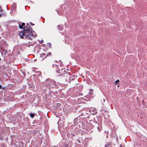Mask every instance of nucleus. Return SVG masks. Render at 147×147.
Masks as SVG:
<instances>
[{
  "label": "nucleus",
  "instance_id": "1",
  "mask_svg": "<svg viewBox=\"0 0 147 147\" xmlns=\"http://www.w3.org/2000/svg\"><path fill=\"white\" fill-rule=\"evenodd\" d=\"M30 28L27 27H24L23 28V31L20 32L19 35L22 38H29L32 40L31 37L34 36L32 32H34V31H32L31 27Z\"/></svg>",
  "mask_w": 147,
  "mask_h": 147
},
{
  "label": "nucleus",
  "instance_id": "2",
  "mask_svg": "<svg viewBox=\"0 0 147 147\" xmlns=\"http://www.w3.org/2000/svg\"><path fill=\"white\" fill-rule=\"evenodd\" d=\"M45 83V85L49 89L54 87L56 88L57 86L55 81L49 78L46 80Z\"/></svg>",
  "mask_w": 147,
  "mask_h": 147
},
{
  "label": "nucleus",
  "instance_id": "3",
  "mask_svg": "<svg viewBox=\"0 0 147 147\" xmlns=\"http://www.w3.org/2000/svg\"><path fill=\"white\" fill-rule=\"evenodd\" d=\"M56 75L57 76H63L65 75V74L66 75H68L69 76H70L67 73V72L65 71V69H57L56 71Z\"/></svg>",
  "mask_w": 147,
  "mask_h": 147
},
{
  "label": "nucleus",
  "instance_id": "4",
  "mask_svg": "<svg viewBox=\"0 0 147 147\" xmlns=\"http://www.w3.org/2000/svg\"><path fill=\"white\" fill-rule=\"evenodd\" d=\"M89 92L88 93V94L86 95V96H85L86 98L89 97L90 98H93L94 97L93 93L92 92L93 91V90L92 89H90L89 90Z\"/></svg>",
  "mask_w": 147,
  "mask_h": 147
},
{
  "label": "nucleus",
  "instance_id": "5",
  "mask_svg": "<svg viewBox=\"0 0 147 147\" xmlns=\"http://www.w3.org/2000/svg\"><path fill=\"white\" fill-rule=\"evenodd\" d=\"M75 134L73 133H69L67 134V136H69V137H74Z\"/></svg>",
  "mask_w": 147,
  "mask_h": 147
},
{
  "label": "nucleus",
  "instance_id": "6",
  "mask_svg": "<svg viewBox=\"0 0 147 147\" xmlns=\"http://www.w3.org/2000/svg\"><path fill=\"white\" fill-rule=\"evenodd\" d=\"M25 25V24L24 23H22V25H21L20 24H19V28L21 29H23V26Z\"/></svg>",
  "mask_w": 147,
  "mask_h": 147
},
{
  "label": "nucleus",
  "instance_id": "7",
  "mask_svg": "<svg viewBox=\"0 0 147 147\" xmlns=\"http://www.w3.org/2000/svg\"><path fill=\"white\" fill-rule=\"evenodd\" d=\"M57 27H58V30H61L63 29V27L62 25H59Z\"/></svg>",
  "mask_w": 147,
  "mask_h": 147
},
{
  "label": "nucleus",
  "instance_id": "8",
  "mask_svg": "<svg viewBox=\"0 0 147 147\" xmlns=\"http://www.w3.org/2000/svg\"><path fill=\"white\" fill-rule=\"evenodd\" d=\"M16 3H13L12 5V7L14 9H16Z\"/></svg>",
  "mask_w": 147,
  "mask_h": 147
},
{
  "label": "nucleus",
  "instance_id": "9",
  "mask_svg": "<svg viewBox=\"0 0 147 147\" xmlns=\"http://www.w3.org/2000/svg\"><path fill=\"white\" fill-rule=\"evenodd\" d=\"M78 119L77 117L75 118L74 121V124H76V123L77 122Z\"/></svg>",
  "mask_w": 147,
  "mask_h": 147
},
{
  "label": "nucleus",
  "instance_id": "10",
  "mask_svg": "<svg viewBox=\"0 0 147 147\" xmlns=\"http://www.w3.org/2000/svg\"><path fill=\"white\" fill-rule=\"evenodd\" d=\"M105 147H112V144H109L106 145Z\"/></svg>",
  "mask_w": 147,
  "mask_h": 147
},
{
  "label": "nucleus",
  "instance_id": "11",
  "mask_svg": "<svg viewBox=\"0 0 147 147\" xmlns=\"http://www.w3.org/2000/svg\"><path fill=\"white\" fill-rule=\"evenodd\" d=\"M92 112L93 113V114H96V109H94L92 110Z\"/></svg>",
  "mask_w": 147,
  "mask_h": 147
},
{
  "label": "nucleus",
  "instance_id": "12",
  "mask_svg": "<svg viewBox=\"0 0 147 147\" xmlns=\"http://www.w3.org/2000/svg\"><path fill=\"white\" fill-rule=\"evenodd\" d=\"M34 116H35V114L34 113L30 114V116L32 118H34Z\"/></svg>",
  "mask_w": 147,
  "mask_h": 147
},
{
  "label": "nucleus",
  "instance_id": "13",
  "mask_svg": "<svg viewBox=\"0 0 147 147\" xmlns=\"http://www.w3.org/2000/svg\"><path fill=\"white\" fill-rule=\"evenodd\" d=\"M23 146L22 143H19L18 147H23Z\"/></svg>",
  "mask_w": 147,
  "mask_h": 147
},
{
  "label": "nucleus",
  "instance_id": "14",
  "mask_svg": "<svg viewBox=\"0 0 147 147\" xmlns=\"http://www.w3.org/2000/svg\"><path fill=\"white\" fill-rule=\"evenodd\" d=\"M45 55V53H42L41 54V57H44Z\"/></svg>",
  "mask_w": 147,
  "mask_h": 147
},
{
  "label": "nucleus",
  "instance_id": "15",
  "mask_svg": "<svg viewBox=\"0 0 147 147\" xmlns=\"http://www.w3.org/2000/svg\"><path fill=\"white\" fill-rule=\"evenodd\" d=\"M55 65L56 67H58V66H59V65L58 64H53V67H55Z\"/></svg>",
  "mask_w": 147,
  "mask_h": 147
},
{
  "label": "nucleus",
  "instance_id": "16",
  "mask_svg": "<svg viewBox=\"0 0 147 147\" xmlns=\"http://www.w3.org/2000/svg\"><path fill=\"white\" fill-rule=\"evenodd\" d=\"M83 114H84V113H81L80 114V115H79V117H82V116H84Z\"/></svg>",
  "mask_w": 147,
  "mask_h": 147
},
{
  "label": "nucleus",
  "instance_id": "17",
  "mask_svg": "<svg viewBox=\"0 0 147 147\" xmlns=\"http://www.w3.org/2000/svg\"><path fill=\"white\" fill-rule=\"evenodd\" d=\"M51 53L50 52H49L48 53L47 55V56H49L51 55Z\"/></svg>",
  "mask_w": 147,
  "mask_h": 147
},
{
  "label": "nucleus",
  "instance_id": "18",
  "mask_svg": "<svg viewBox=\"0 0 147 147\" xmlns=\"http://www.w3.org/2000/svg\"><path fill=\"white\" fill-rule=\"evenodd\" d=\"M26 24H27V26L26 27H27L28 28H30V25H29V24H28V23H27Z\"/></svg>",
  "mask_w": 147,
  "mask_h": 147
},
{
  "label": "nucleus",
  "instance_id": "19",
  "mask_svg": "<svg viewBox=\"0 0 147 147\" xmlns=\"http://www.w3.org/2000/svg\"><path fill=\"white\" fill-rule=\"evenodd\" d=\"M119 82V80H117L116 81L115 83H118Z\"/></svg>",
  "mask_w": 147,
  "mask_h": 147
},
{
  "label": "nucleus",
  "instance_id": "20",
  "mask_svg": "<svg viewBox=\"0 0 147 147\" xmlns=\"http://www.w3.org/2000/svg\"><path fill=\"white\" fill-rule=\"evenodd\" d=\"M22 74H23V75L24 76H25V73L24 72H22Z\"/></svg>",
  "mask_w": 147,
  "mask_h": 147
},
{
  "label": "nucleus",
  "instance_id": "21",
  "mask_svg": "<svg viewBox=\"0 0 147 147\" xmlns=\"http://www.w3.org/2000/svg\"><path fill=\"white\" fill-rule=\"evenodd\" d=\"M30 23L32 26H34V24H33L31 22H30Z\"/></svg>",
  "mask_w": 147,
  "mask_h": 147
},
{
  "label": "nucleus",
  "instance_id": "22",
  "mask_svg": "<svg viewBox=\"0 0 147 147\" xmlns=\"http://www.w3.org/2000/svg\"><path fill=\"white\" fill-rule=\"evenodd\" d=\"M47 44L48 46H49V45H51V43H48Z\"/></svg>",
  "mask_w": 147,
  "mask_h": 147
},
{
  "label": "nucleus",
  "instance_id": "23",
  "mask_svg": "<svg viewBox=\"0 0 147 147\" xmlns=\"http://www.w3.org/2000/svg\"><path fill=\"white\" fill-rule=\"evenodd\" d=\"M83 95V94L82 93H81L79 94L80 96H82V95Z\"/></svg>",
  "mask_w": 147,
  "mask_h": 147
},
{
  "label": "nucleus",
  "instance_id": "24",
  "mask_svg": "<svg viewBox=\"0 0 147 147\" xmlns=\"http://www.w3.org/2000/svg\"><path fill=\"white\" fill-rule=\"evenodd\" d=\"M78 142H79V143H80L81 142H80V140H78Z\"/></svg>",
  "mask_w": 147,
  "mask_h": 147
},
{
  "label": "nucleus",
  "instance_id": "25",
  "mask_svg": "<svg viewBox=\"0 0 147 147\" xmlns=\"http://www.w3.org/2000/svg\"><path fill=\"white\" fill-rule=\"evenodd\" d=\"M97 129H98V131H100V130L99 129V127H97Z\"/></svg>",
  "mask_w": 147,
  "mask_h": 147
},
{
  "label": "nucleus",
  "instance_id": "26",
  "mask_svg": "<svg viewBox=\"0 0 147 147\" xmlns=\"http://www.w3.org/2000/svg\"><path fill=\"white\" fill-rule=\"evenodd\" d=\"M2 88V87L1 85H0V89H1Z\"/></svg>",
  "mask_w": 147,
  "mask_h": 147
},
{
  "label": "nucleus",
  "instance_id": "27",
  "mask_svg": "<svg viewBox=\"0 0 147 147\" xmlns=\"http://www.w3.org/2000/svg\"><path fill=\"white\" fill-rule=\"evenodd\" d=\"M3 10L2 9H1L0 10V12H2L3 11Z\"/></svg>",
  "mask_w": 147,
  "mask_h": 147
},
{
  "label": "nucleus",
  "instance_id": "28",
  "mask_svg": "<svg viewBox=\"0 0 147 147\" xmlns=\"http://www.w3.org/2000/svg\"><path fill=\"white\" fill-rule=\"evenodd\" d=\"M41 43H42V42H43V41L42 40L41 41Z\"/></svg>",
  "mask_w": 147,
  "mask_h": 147
},
{
  "label": "nucleus",
  "instance_id": "29",
  "mask_svg": "<svg viewBox=\"0 0 147 147\" xmlns=\"http://www.w3.org/2000/svg\"><path fill=\"white\" fill-rule=\"evenodd\" d=\"M2 88L3 90H4L5 89V87H4Z\"/></svg>",
  "mask_w": 147,
  "mask_h": 147
},
{
  "label": "nucleus",
  "instance_id": "30",
  "mask_svg": "<svg viewBox=\"0 0 147 147\" xmlns=\"http://www.w3.org/2000/svg\"><path fill=\"white\" fill-rule=\"evenodd\" d=\"M65 43H67V41H66V40H65Z\"/></svg>",
  "mask_w": 147,
  "mask_h": 147
},
{
  "label": "nucleus",
  "instance_id": "31",
  "mask_svg": "<svg viewBox=\"0 0 147 147\" xmlns=\"http://www.w3.org/2000/svg\"><path fill=\"white\" fill-rule=\"evenodd\" d=\"M1 15L0 14V17H1Z\"/></svg>",
  "mask_w": 147,
  "mask_h": 147
},
{
  "label": "nucleus",
  "instance_id": "32",
  "mask_svg": "<svg viewBox=\"0 0 147 147\" xmlns=\"http://www.w3.org/2000/svg\"><path fill=\"white\" fill-rule=\"evenodd\" d=\"M1 6H0V10L1 9Z\"/></svg>",
  "mask_w": 147,
  "mask_h": 147
},
{
  "label": "nucleus",
  "instance_id": "33",
  "mask_svg": "<svg viewBox=\"0 0 147 147\" xmlns=\"http://www.w3.org/2000/svg\"><path fill=\"white\" fill-rule=\"evenodd\" d=\"M56 67L55 65V67Z\"/></svg>",
  "mask_w": 147,
  "mask_h": 147
}]
</instances>
